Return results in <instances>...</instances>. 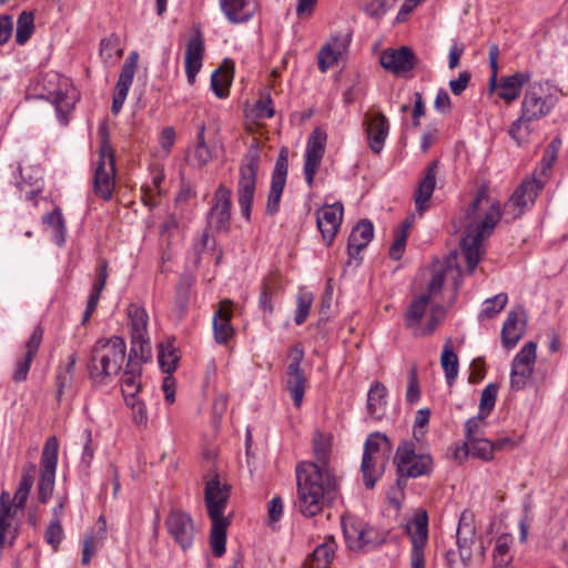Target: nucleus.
<instances>
[{
	"instance_id": "35",
	"label": "nucleus",
	"mask_w": 568,
	"mask_h": 568,
	"mask_svg": "<svg viewBox=\"0 0 568 568\" xmlns=\"http://www.w3.org/2000/svg\"><path fill=\"white\" fill-rule=\"evenodd\" d=\"M106 521L103 516H100L97 521V528L89 532L83 540L81 557L82 565L90 564L92 557L106 539Z\"/></svg>"
},
{
	"instance_id": "45",
	"label": "nucleus",
	"mask_w": 568,
	"mask_h": 568,
	"mask_svg": "<svg viewBox=\"0 0 568 568\" xmlns=\"http://www.w3.org/2000/svg\"><path fill=\"white\" fill-rule=\"evenodd\" d=\"M205 123L202 122L197 125L196 143L191 156L192 165L203 168L212 160L211 150L207 146L204 138Z\"/></svg>"
},
{
	"instance_id": "39",
	"label": "nucleus",
	"mask_w": 568,
	"mask_h": 568,
	"mask_svg": "<svg viewBox=\"0 0 568 568\" xmlns=\"http://www.w3.org/2000/svg\"><path fill=\"white\" fill-rule=\"evenodd\" d=\"M42 223L45 225V229L50 231L51 240L59 247L63 246L65 243L67 227L61 210L57 207L45 214L42 217Z\"/></svg>"
},
{
	"instance_id": "53",
	"label": "nucleus",
	"mask_w": 568,
	"mask_h": 568,
	"mask_svg": "<svg viewBox=\"0 0 568 568\" xmlns=\"http://www.w3.org/2000/svg\"><path fill=\"white\" fill-rule=\"evenodd\" d=\"M231 81L232 75L227 71L221 72V69H217L211 75V89L217 98L224 99L229 95Z\"/></svg>"
},
{
	"instance_id": "23",
	"label": "nucleus",
	"mask_w": 568,
	"mask_h": 568,
	"mask_svg": "<svg viewBox=\"0 0 568 568\" xmlns=\"http://www.w3.org/2000/svg\"><path fill=\"white\" fill-rule=\"evenodd\" d=\"M16 511L12 509L10 503V495L8 491L0 494V559L6 546H13L18 532L14 527Z\"/></svg>"
},
{
	"instance_id": "56",
	"label": "nucleus",
	"mask_w": 568,
	"mask_h": 568,
	"mask_svg": "<svg viewBox=\"0 0 568 568\" xmlns=\"http://www.w3.org/2000/svg\"><path fill=\"white\" fill-rule=\"evenodd\" d=\"M498 385L490 383L481 392L479 400V413L489 415L496 405Z\"/></svg>"
},
{
	"instance_id": "11",
	"label": "nucleus",
	"mask_w": 568,
	"mask_h": 568,
	"mask_svg": "<svg viewBox=\"0 0 568 568\" xmlns=\"http://www.w3.org/2000/svg\"><path fill=\"white\" fill-rule=\"evenodd\" d=\"M128 318L131 332V348L133 356L151 357V344L148 332L149 315L144 307L130 304Z\"/></svg>"
},
{
	"instance_id": "54",
	"label": "nucleus",
	"mask_w": 568,
	"mask_h": 568,
	"mask_svg": "<svg viewBox=\"0 0 568 568\" xmlns=\"http://www.w3.org/2000/svg\"><path fill=\"white\" fill-rule=\"evenodd\" d=\"M470 446V456L484 462H490L494 458V446L491 440L484 437L468 442Z\"/></svg>"
},
{
	"instance_id": "16",
	"label": "nucleus",
	"mask_w": 568,
	"mask_h": 568,
	"mask_svg": "<svg viewBox=\"0 0 568 568\" xmlns=\"http://www.w3.org/2000/svg\"><path fill=\"white\" fill-rule=\"evenodd\" d=\"M326 139L327 135L323 130L315 129L307 140L303 173L305 182L310 187L314 185L315 175L325 152Z\"/></svg>"
},
{
	"instance_id": "28",
	"label": "nucleus",
	"mask_w": 568,
	"mask_h": 568,
	"mask_svg": "<svg viewBox=\"0 0 568 568\" xmlns=\"http://www.w3.org/2000/svg\"><path fill=\"white\" fill-rule=\"evenodd\" d=\"M374 236V225L369 220L359 221L353 229L348 236L347 253L349 256L348 263L352 260L361 261L359 253L364 250Z\"/></svg>"
},
{
	"instance_id": "13",
	"label": "nucleus",
	"mask_w": 568,
	"mask_h": 568,
	"mask_svg": "<svg viewBox=\"0 0 568 568\" xmlns=\"http://www.w3.org/2000/svg\"><path fill=\"white\" fill-rule=\"evenodd\" d=\"M386 444V436H382L378 433L371 435L365 442L361 471L363 474L364 485L367 489H372L379 477V470L376 466L384 457V454L381 452V446Z\"/></svg>"
},
{
	"instance_id": "18",
	"label": "nucleus",
	"mask_w": 568,
	"mask_h": 568,
	"mask_svg": "<svg viewBox=\"0 0 568 568\" xmlns=\"http://www.w3.org/2000/svg\"><path fill=\"white\" fill-rule=\"evenodd\" d=\"M169 535L182 548L189 549L193 545L195 527L190 514L182 510H172L166 520Z\"/></svg>"
},
{
	"instance_id": "55",
	"label": "nucleus",
	"mask_w": 568,
	"mask_h": 568,
	"mask_svg": "<svg viewBox=\"0 0 568 568\" xmlns=\"http://www.w3.org/2000/svg\"><path fill=\"white\" fill-rule=\"evenodd\" d=\"M487 415L479 413L477 416L471 417L465 423V435L468 442L483 437L484 429L487 425Z\"/></svg>"
},
{
	"instance_id": "47",
	"label": "nucleus",
	"mask_w": 568,
	"mask_h": 568,
	"mask_svg": "<svg viewBox=\"0 0 568 568\" xmlns=\"http://www.w3.org/2000/svg\"><path fill=\"white\" fill-rule=\"evenodd\" d=\"M513 544V537L508 534H503L497 537L495 547L493 550V566H500L511 564L513 555L510 552V546Z\"/></svg>"
},
{
	"instance_id": "22",
	"label": "nucleus",
	"mask_w": 568,
	"mask_h": 568,
	"mask_svg": "<svg viewBox=\"0 0 568 568\" xmlns=\"http://www.w3.org/2000/svg\"><path fill=\"white\" fill-rule=\"evenodd\" d=\"M363 125L369 149L376 154L381 153L389 134L388 119L382 112L367 113L364 116Z\"/></svg>"
},
{
	"instance_id": "21",
	"label": "nucleus",
	"mask_w": 568,
	"mask_h": 568,
	"mask_svg": "<svg viewBox=\"0 0 568 568\" xmlns=\"http://www.w3.org/2000/svg\"><path fill=\"white\" fill-rule=\"evenodd\" d=\"M138 60H139V53L136 51H132V52H130L129 57L126 58V60L124 61V63L122 65L118 82L115 84L113 99H112L111 111L114 114H118L121 111V109L126 100L129 90H130L133 79H134Z\"/></svg>"
},
{
	"instance_id": "64",
	"label": "nucleus",
	"mask_w": 568,
	"mask_h": 568,
	"mask_svg": "<svg viewBox=\"0 0 568 568\" xmlns=\"http://www.w3.org/2000/svg\"><path fill=\"white\" fill-rule=\"evenodd\" d=\"M255 113L260 119H271L275 111L270 94L261 98L255 104Z\"/></svg>"
},
{
	"instance_id": "48",
	"label": "nucleus",
	"mask_w": 568,
	"mask_h": 568,
	"mask_svg": "<svg viewBox=\"0 0 568 568\" xmlns=\"http://www.w3.org/2000/svg\"><path fill=\"white\" fill-rule=\"evenodd\" d=\"M34 30V16L32 12L23 11L17 21L16 42L24 44L32 36Z\"/></svg>"
},
{
	"instance_id": "24",
	"label": "nucleus",
	"mask_w": 568,
	"mask_h": 568,
	"mask_svg": "<svg viewBox=\"0 0 568 568\" xmlns=\"http://www.w3.org/2000/svg\"><path fill=\"white\" fill-rule=\"evenodd\" d=\"M416 55L408 47H402L397 50H386L381 55L382 67L396 75H404L412 71L416 67Z\"/></svg>"
},
{
	"instance_id": "6",
	"label": "nucleus",
	"mask_w": 568,
	"mask_h": 568,
	"mask_svg": "<svg viewBox=\"0 0 568 568\" xmlns=\"http://www.w3.org/2000/svg\"><path fill=\"white\" fill-rule=\"evenodd\" d=\"M150 357L133 356L129 352L126 365L121 376V389L125 404L131 408L133 420L136 424L148 422V413L144 402L139 398L142 390V364Z\"/></svg>"
},
{
	"instance_id": "58",
	"label": "nucleus",
	"mask_w": 568,
	"mask_h": 568,
	"mask_svg": "<svg viewBox=\"0 0 568 568\" xmlns=\"http://www.w3.org/2000/svg\"><path fill=\"white\" fill-rule=\"evenodd\" d=\"M557 153L558 149L554 148V143H550L542 155L540 166H539V173L536 179H546V182L548 181V172L552 169L556 160H557Z\"/></svg>"
},
{
	"instance_id": "44",
	"label": "nucleus",
	"mask_w": 568,
	"mask_h": 568,
	"mask_svg": "<svg viewBox=\"0 0 568 568\" xmlns=\"http://www.w3.org/2000/svg\"><path fill=\"white\" fill-rule=\"evenodd\" d=\"M313 449L316 459L315 462H312L313 465L318 466L321 471H331L328 468V458L331 454L329 438L322 433H316L313 438Z\"/></svg>"
},
{
	"instance_id": "4",
	"label": "nucleus",
	"mask_w": 568,
	"mask_h": 568,
	"mask_svg": "<svg viewBox=\"0 0 568 568\" xmlns=\"http://www.w3.org/2000/svg\"><path fill=\"white\" fill-rule=\"evenodd\" d=\"M557 98L547 82H530L524 91L520 114L510 124L508 134L518 144L527 142L535 130L534 123L549 115Z\"/></svg>"
},
{
	"instance_id": "20",
	"label": "nucleus",
	"mask_w": 568,
	"mask_h": 568,
	"mask_svg": "<svg viewBox=\"0 0 568 568\" xmlns=\"http://www.w3.org/2000/svg\"><path fill=\"white\" fill-rule=\"evenodd\" d=\"M230 498V486L212 478L205 484L204 500L210 519H227L224 516Z\"/></svg>"
},
{
	"instance_id": "25",
	"label": "nucleus",
	"mask_w": 568,
	"mask_h": 568,
	"mask_svg": "<svg viewBox=\"0 0 568 568\" xmlns=\"http://www.w3.org/2000/svg\"><path fill=\"white\" fill-rule=\"evenodd\" d=\"M42 338L43 328L40 325H37L24 345L23 353L16 362V369L12 375L14 382H23L27 379L31 363L39 351Z\"/></svg>"
},
{
	"instance_id": "17",
	"label": "nucleus",
	"mask_w": 568,
	"mask_h": 568,
	"mask_svg": "<svg viewBox=\"0 0 568 568\" xmlns=\"http://www.w3.org/2000/svg\"><path fill=\"white\" fill-rule=\"evenodd\" d=\"M231 190L221 184L214 193L213 204L207 213L209 226L216 232H229L231 222Z\"/></svg>"
},
{
	"instance_id": "31",
	"label": "nucleus",
	"mask_w": 568,
	"mask_h": 568,
	"mask_svg": "<svg viewBox=\"0 0 568 568\" xmlns=\"http://www.w3.org/2000/svg\"><path fill=\"white\" fill-rule=\"evenodd\" d=\"M204 41L197 33L190 38L185 50V74L187 82L193 84L203 64Z\"/></svg>"
},
{
	"instance_id": "7",
	"label": "nucleus",
	"mask_w": 568,
	"mask_h": 568,
	"mask_svg": "<svg viewBox=\"0 0 568 568\" xmlns=\"http://www.w3.org/2000/svg\"><path fill=\"white\" fill-rule=\"evenodd\" d=\"M260 162L261 158L258 148L256 145H251L239 168L236 196L241 213L246 221H251V211L255 196Z\"/></svg>"
},
{
	"instance_id": "5",
	"label": "nucleus",
	"mask_w": 568,
	"mask_h": 568,
	"mask_svg": "<svg viewBox=\"0 0 568 568\" xmlns=\"http://www.w3.org/2000/svg\"><path fill=\"white\" fill-rule=\"evenodd\" d=\"M126 354V344L120 336L100 338L91 349L88 363L90 378L94 383L106 384L119 374Z\"/></svg>"
},
{
	"instance_id": "38",
	"label": "nucleus",
	"mask_w": 568,
	"mask_h": 568,
	"mask_svg": "<svg viewBox=\"0 0 568 568\" xmlns=\"http://www.w3.org/2000/svg\"><path fill=\"white\" fill-rule=\"evenodd\" d=\"M456 536L460 560L465 567H468L473 556L471 546L475 541V528L471 524L465 521V516L459 520Z\"/></svg>"
},
{
	"instance_id": "12",
	"label": "nucleus",
	"mask_w": 568,
	"mask_h": 568,
	"mask_svg": "<svg viewBox=\"0 0 568 568\" xmlns=\"http://www.w3.org/2000/svg\"><path fill=\"white\" fill-rule=\"evenodd\" d=\"M394 462L400 475L416 478L430 470L432 458L427 455H417L412 442H404L396 450Z\"/></svg>"
},
{
	"instance_id": "41",
	"label": "nucleus",
	"mask_w": 568,
	"mask_h": 568,
	"mask_svg": "<svg viewBox=\"0 0 568 568\" xmlns=\"http://www.w3.org/2000/svg\"><path fill=\"white\" fill-rule=\"evenodd\" d=\"M212 527L210 534V546L215 557H222L225 554L226 529L230 525L229 519H211Z\"/></svg>"
},
{
	"instance_id": "37",
	"label": "nucleus",
	"mask_w": 568,
	"mask_h": 568,
	"mask_svg": "<svg viewBox=\"0 0 568 568\" xmlns=\"http://www.w3.org/2000/svg\"><path fill=\"white\" fill-rule=\"evenodd\" d=\"M526 323L519 321L518 313L510 311L501 328V343L507 349L514 348L525 334Z\"/></svg>"
},
{
	"instance_id": "49",
	"label": "nucleus",
	"mask_w": 568,
	"mask_h": 568,
	"mask_svg": "<svg viewBox=\"0 0 568 568\" xmlns=\"http://www.w3.org/2000/svg\"><path fill=\"white\" fill-rule=\"evenodd\" d=\"M314 301V295L312 292L307 290H300L296 296V310L294 322L296 325H302L307 320L310 314L312 304Z\"/></svg>"
},
{
	"instance_id": "26",
	"label": "nucleus",
	"mask_w": 568,
	"mask_h": 568,
	"mask_svg": "<svg viewBox=\"0 0 568 568\" xmlns=\"http://www.w3.org/2000/svg\"><path fill=\"white\" fill-rule=\"evenodd\" d=\"M351 42L348 34H335L321 48L317 54L318 69L326 72L347 51Z\"/></svg>"
},
{
	"instance_id": "36",
	"label": "nucleus",
	"mask_w": 568,
	"mask_h": 568,
	"mask_svg": "<svg viewBox=\"0 0 568 568\" xmlns=\"http://www.w3.org/2000/svg\"><path fill=\"white\" fill-rule=\"evenodd\" d=\"M387 388L381 382H374L367 393V414L374 420H381L386 412Z\"/></svg>"
},
{
	"instance_id": "29",
	"label": "nucleus",
	"mask_w": 568,
	"mask_h": 568,
	"mask_svg": "<svg viewBox=\"0 0 568 568\" xmlns=\"http://www.w3.org/2000/svg\"><path fill=\"white\" fill-rule=\"evenodd\" d=\"M437 162H432L425 171V176L420 180L415 194L414 202L416 212L422 216L429 207V201L436 187Z\"/></svg>"
},
{
	"instance_id": "60",
	"label": "nucleus",
	"mask_w": 568,
	"mask_h": 568,
	"mask_svg": "<svg viewBox=\"0 0 568 568\" xmlns=\"http://www.w3.org/2000/svg\"><path fill=\"white\" fill-rule=\"evenodd\" d=\"M536 349L537 344L535 342H528L523 346L513 361L517 362V364L523 363L534 366L536 361Z\"/></svg>"
},
{
	"instance_id": "19",
	"label": "nucleus",
	"mask_w": 568,
	"mask_h": 568,
	"mask_svg": "<svg viewBox=\"0 0 568 568\" xmlns=\"http://www.w3.org/2000/svg\"><path fill=\"white\" fill-rule=\"evenodd\" d=\"M344 215V206L341 202L325 204L316 213L317 229L326 245H331L338 232Z\"/></svg>"
},
{
	"instance_id": "33",
	"label": "nucleus",
	"mask_w": 568,
	"mask_h": 568,
	"mask_svg": "<svg viewBox=\"0 0 568 568\" xmlns=\"http://www.w3.org/2000/svg\"><path fill=\"white\" fill-rule=\"evenodd\" d=\"M336 550L337 544L335 538L333 536H325L324 540L307 556L304 567L328 568L335 558Z\"/></svg>"
},
{
	"instance_id": "15",
	"label": "nucleus",
	"mask_w": 568,
	"mask_h": 568,
	"mask_svg": "<svg viewBox=\"0 0 568 568\" xmlns=\"http://www.w3.org/2000/svg\"><path fill=\"white\" fill-rule=\"evenodd\" d=\"M288 169V150L282 148L272 172L271 186L267 196L265 212L267 215H275L280 211L281 197L286 184Z\"/></svg>"
},
{
	"instance_id": "14",
	"label": "nucleus",
	"mask_w": 568,
	"mask_h": 568,
	"mask_svg": "<svg viewBox=\"0 0 568 568\" xmlns=\"http://www.w3.org/2000/svg\"><path fill=\"white\" fill-rule=\"evenodd\" d=\"M341 526L346 546L353 551L363 550L375 542L373 538L374 529L357 517L343 515Z\"/></svg>"
},
{
	"instance_id": "3",
	"label": "nucleus",
	"mask_w": 568,
	"mask_h": 568,
	"mask_svg": "<svg viewBox=\"0 0 568 568\" xmlns=\"http://www.w3.org/2000/svg\"><path fill=\"white\" fill-rule=\"evenodd\" d=\"M445 270L433 272L425 292L414 296L404 313L405 327L415 337L432 335L446 317V307L436 301L445 283Z\"/></svg>"
},
{
	"instance_id": "27",
	"label": "nucleus",
	"mask_w": 568,
	"mask_h": 568,
	"mask_svg": "<svg viewBox=\"0 0 568 568\" xmlns=\"http://www.w3.org/2000/svg\"><path fill=\"white\" fill-rule=\"evenodd\" d=\"M531 74L529 72H515L514 74L501 77L496 85H490L497 90L498 97L506 101L513 102L517 100L520 92L530 83Z\"/></svg>"
},
{
	"instance_id": "59",
	"label": "nucleus",
	"mask_w": 568,
	"mask_h": 568,
	"mask_svg": "<svg viewBox=\"0 0 568 568\" xmlns=\"http://www.w3.org/2000/svg\"><path fill=\"white\" fill-rule=\"evenodd\" d=\"M407 241L406 230H396L395 231V241L393 242L389 248V257L394 261H398L402 258Z\"/></svg>"
},
{
	"instance_id": "9",
	"label": "nucleus",
	"mask_w": 568,
	"mask_h": 568,
	"mask_svg": "<svg viewBox=\"0 0 568 568\" xmlns=\"http://www.w3.org/2000/svg\"><path fill=\"white\" fill-rule=\"evenodd\" d=\"M115 161L111 145L106 140L100 145L99 159L94 169L93 191L95 195L109 201L115 185Z\"/></svg>"
},
{
	"instance_id": "30",
	"label": "nucleus",
	"mask_w": 568,
	"mask_h": 568,
	"mask_svg": "<svg viewBox=\"0 0 568 568\" xmlns=\"http://www.w3.org/2000/svg\"><path fill=\"white\" fill-rule=\"evenodd\" d=\"M232 320V302L222 301L213 316V334L214 339L220 345H225L234 334L231 324Z\"/></svg>"
},
{
	"instance_id": "51",
	"label": "nucleus",
	"mask_w": 568,
	"mask_h": 568,
	"mask_svg": "<svg viewBox=\"0 0 568 568\" xmlns=\"http://www.w3.org/2000/svg\"><path fill=\"white\" fill-rule=\"evenodd\" d=\"M158 359L161 369L171 375L176 369L180 356L178 354V349L171 344H168L160 346Z\"/></svg>"
},
{
	"instance_id": "50",
	"label": "nucleus",
	"mask_w": 568,
	"mask_h": 568,
	"mask_svg": "<svg viewBox=\"0 0 568 568\" xmlns=\"http://www.w3.org/2000/svg\"><path fill=\"white\" fill-rule=\"evenodd\" d=\"M534 366L517 362L511 363L510 387L514 390H520L525 387L527 381L531 377Z\"/></svg>"
},
{
	"instance_id": "40",
	"label": "nucleus",
	"mask_w": 568,
	"mask_h": 568,
	"mask_svg": "<svg viewBox=\"0 0 568 568\" xmlns=\"http://www.w3.org/2000/svg\"><path fill=\"white\" fill-rule=\"evenodd\" d=\"M440 365L445 373V378L448 385H453L458 376V357L453 349V342L447 338L440 355Z\"/></svg>"
},
{
	"instance_id": "32",
	"label": "nucleus",
	"mask_w": 568,
	"mask_h": 568,
	"mask_svg": "<svg viewBox=\"0 0 568 568\" xmlns=\"http://www.w3.org/2000/svg\"><path fill=\"white\" fill-rule=\"evenodd\" d=\"M222 12L231 23L251 20L256 10L255 0H219Z\"/></svg>"
},
{
	"instance_id": "34",
	"label": "nucleus",
	"mask_w": 568,
	"mask_h": 568,
	"mask_svg": "<svg viewBox=\"0 0 568 568\" xmlns=\"http://www.w3.org/2000/svg\"><path fill=\"white\" fill-rule=\"evenodd\" d=\"M405 531L408 535L412 549H424L428 542V515L426 510H418L406 524Z\"/></svg>"
},
{
	"instance_id": "2",
	"label": "nucleus",
	"mask_w": 568,
	"mask_h": 568,
	"mask_svg": "<svg viewBox=\"0 0 568 568\" xmlns=\"http://www.w3.org/2000/svg\"><path fill=\"white\" fill-rule=\"evenodd\" d=\"M296 509L305 517L321 514L339 496V480L332 471H321L318 466L303 462L296 467Z\"/></svg>"
},
{
	"instance_id": "57",
	"label": "nucleus",
	"mask_w": 568,
	"mask_h": 568,
	"mask_svg": "<svg viewBox=\"0 0 568 568\" xmlns=\"http://www.w3.org/2000/svg\"><path fill=\"white\" fill-rule=\"evenodd\" d=\"M63 537L64 532L61 523H59L58 519H51L44 531L45 542L57 550Z\"/></svg>"
},
{
	"instance_id": "62",
	"label": "nucleus",
	"mask_w": 568,
	"mask_h": 568,
	"mask_svg": "<svg viewBox=\"0 0 568 568\" xmlns=\"http://www.w3.org/2000/svg\"><path fill=\"white\" fill-rule=\"evenodd\" d=\"M420 398L419 384L417 378V372L413 368L409 372L408 385L406 390V400L409 404H416Z\"/></svg>"
},
{
	"instance_id": "1",
	"label": "nucleus",
	"mask_w": 568,
	"mask_h": 568,
	"mask_svg": "<svg viewBox=\"0 0 568 568\" xmlns=\"http://www.w3.org/2000/svg\"><path fill=\"white\" fill-rule=\"evenodd\" d=\"M545 185L546 179H536V175L525 179L504 204L503 210L499 202L490 200L484 187L477 191L465 211V235L460 240V250L469 273H473L480 262L484 239L490 236L499 220L503 216L506 222L519 219L534 205Z\"/></svg>"
},
{
	"instance_id": "63",
	"label": "nucleus",
	"mask_w": 568,
	"mask_h": 568,
	"mask_svg": "<svg viewBox=\"0 0 568 568\" xmlns=\"http://www.w3.org/2000/svg\"><path fill=\"white\" fill-rule=\"evenodd\" d=\"M389 1L390 0H371V2L365 6V12L371 18L379 19L390 7Z\"/></svg>"
},
{
	"instance_id": "8",
	"label": "nucleus",
	"mask_w": 568,
	"mask_h": 568,
	"mask_svg": "<svg viewBox=\"0 0 568 568\" xmlns=\"http://www.w3.org/2000/svg\"><path fill=\"white\" fill-rule=\"evenodd\" d=\"M44 89L47 94L42 98L54 105L60 124L67 125L69 115L78 101V93L71 80L58 73H48Z\"/></svg>"
},
{
	"instance_id": "52",
	"label": "nucleus",
	"mask_w": 568,
	"mask_h": 568,
	"mask_svg": "<svg viewBox=\"0 0 568 568\" xmlns=\"http://www.w3.org/2000/svg\"><path fill=\"white\" fill-rule=\"evenodd\" d=\"M508 302L506 293H499L494 297L487 298L483 303V307L479 313V318H491L500 313Z\"/></svg>"
},
{
	"instance_id": "10",
	"label": "nucleus",
	"mask_w": 568,
	"mask_h": 568,
	"mask_svg": "<svg viewBox=\"0 0 568 568\" xmlns=\"http://www.w3.org/2000/svg\"><path fill=\"white\" fill-rule=\"evenodd\" d=\"M59 443L55 436L49 437L42 448L40 459V479L38 484V499L47 504L51 498L55 484Z\"/></svg>"
},
{
	"instance_id": "46",
	"label": "nucleus",
	"mask_w": 568,
	"mask_h": 568,
	"mask_svg": "<svg viewBox=\"0 0 568 568\" xmlns=\"http://www.w3.org/2000/svg\"><path fill=\"white\" fill-rule=\"evenodd\" d=\"M123 50L120 48V39L116 34H110L100 42V57L106 64H115L122 57Z\"/></svg>"
},
{
	"instance_id": "43",
	"label": "nucleus",
	"mask_w": 568,
	"mask_h": 568,
	"mask_svg": "<svg viewBox=\"0 0 568 568\" xmlns=\"http://www.w3.org/2000/svg\"><path fill=\"white\" fill-rule=\"evenodd\" d=\"M34 470H36V466L30 465L29 469L26 470L24 474L22 475L19 486L13 495V499H12V504H11L12 509H14V510L21 509L22 510L24 508L26 503L29 497V494H30V490L33 486Z\"/></svg>"
},
{
	"instance_id": "61",
	"label": "nucleus",
	"mask_w": 568,
	"mask_h": 568,
	"mask_svg": "<svg viewBox=\"0 0 568 568\" xmlns=\"http://www.w3.org/2000/svg\"><path fill=\"white\" fill-rule=\"evenodd\" d=\"M69 359H70V362L67 365V367L64 368V371L59 372L57 375L59 396L62 394L63 389L71 384V381H72V375H73V369H74L77 358L74 355H71L69 357Z\"/></svg>"
},
{
	"instance_id": "42",
	"label": "nucleus",
	"mask_w": 568,
	"mask_h": 568,
	"mask_svg": "<svg viewBox=\"0 0 568 568\" xmlns=\"http://www.w3.org/2000/svg\"><path fill=\"white\" fill-rule=\"evenodd\" d=\"M306 377L303 371H287L286 389L296 408L301 407L305 394Z\"/></svg>"
}]
</instances>
